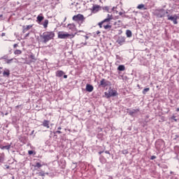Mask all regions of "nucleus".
Returning a JSON list of instances; mask_svg holds the SVG:
<instances>
[{"mask_svg": "<svg viewBox=\"0 0 179 179\" xmlns=\"http://www.w3.org/2000/svg\"><path fill=\"white\" fill-rule=\"evenodd\" d=\"M54 37H55L54 31H45L40 34L41 42L43 43V44H47L48 41L54 40Z\"/></svg>", "mask_w": 179, "mask_h": 179, "instance_id": "f257e3e1", "label": "nucleus"}, {"mask_svg": "<svg viewBox=\"0 0 179 179\" xmlns=\"http://www.w3.org/2000/svg\"><path fill=\"white\" fill-rule=\"evenodd\" d=\"M73 20H74V22H83V20H85V16L82 14L74 15L73 17Z\"/></svg>", "mask_w": 179, "mask_h": 179, "instance_id": "f03ea898", "label": "nucleus"}, {"mask_svg": "<svg viewBox=\"0 0 179 179\" xmlns=\"http://www.w3.org/2000/svg\"><path fill=\"white\" fill-rule=\"evenodd\" d=\"M155 15L157 17H163L166 15V11L164 9L155 10Z\"/></svg>", "mask_w": 179, "mask_h": 179, "instance_id": "7ed1b4c3", "label": "nucleus"}, {"mask_svg": "<svg viewBox=\"0 0 179 179\" xmlns=\"http://www.w3.org/2000/svg\"><path fill=\"white\" fill-rule=\"evenodd\" d=\"M101 87H107V86H110V81L102 78L100 81V85Z\"/></svg>", "mask_w": 179, "mask_h": 179, "instance_id": "20e7f679", "label": "nucleus"}, {"mask_svg": "<svg viewBox=\"0 0 179 179\" xmlns=\"http://www.w3.org/2000/svg\"><path fill=\"white\" fill-rule=\"evenodd\" d=\"M177 19H178V17L177 15L170 16L168 15V20H171V22H173L174 24H177L178 22H177Z\"/></svg>", "mask_w": 179, "mask_h": 179, "instance_id": "39448f33", "label": "nucleus"}, {"mask_svg": "<svg viewBox=\"0 0 179 179\" xmlns=\"http://www.w3.org/2000/svg\"><path fill=\"white\" fill-rule=\"evenodd\" d=\"M71 34H64V32H59L58 37L59 38H68L70 37Z\"/></svg>", "mask_w": 179, "mask_h": 179, "instance_id": "423d86ee", "label": "nucleus"}, {"mask_svg": "<svg viewBox=\"0 0 179 179\" xmlns=\"http://www.w3.org/2000/svg\"><path fill=\"white\" fill-rule=\"evenodd\" d=\"M108 94L110 95L111 97H115L118 94L117 93V91L111 89V87L109 88Z\"/></svg>", "mask_w": 179, "mask_h": 179, "instance_id": "0eeeda50", "label": "nucleus"}, {"mask_svg": "<svg viewBox=\"0 0 179 179\" xmlns=\"http://www.w3.org/2000/svg\"><path fill=\"white\" fill-rule=\"evenodd\" d=\"M117 43H118L120 45H122V44L125 43V37L119 36L118 39L117 40Z\"/></svg>", "mask_w": 179, "mask_h": 179, "instance_id": "6e6552de", "label": "nucleus"}, {"mask_svg": "<svg viewBox=\"0 0 179 179\" xmlns=\"http://www.w3.org/2000/svg\"><path fill=\"white\" fill-rule=\"evenodd\" d=\"M94 87L93 85H90V84H87L86 85V88L85 90H87V92H89L90 93L92 92V91L93 90Z\"/></svg>", "mask_w": 179, "mask_h": 179, "instance_id": "1a4fd4ad", "label": "nucleus"}, {"mask_svg": "<svg viewBox=\"0 0 179 179\" xmlns=\"http://www.w3.org/2000/svg\"><path fill=\"white\" fill-rule=\"evenodd\" d=\"M67 27L68 29H69V30H71L72 31H73L76 29V27L74 24H69L67 25Z\"/></svg>", "mask_w": 179, "mask_h": 179, "instance_id": "9d476101", "label": "nucleus"}, {"mask_svg": "<svg viewBox=\"0 0 179 179\" xmlns=\"http://www.w3.org/2000/svg\"><path fill=\"white\" fill-rule=\"evenodd\" d=\"M139 113V109H133L129 112V115H134V114H137Z\"/></svg>", "mask_w": 179, "mask_h": 179, "instance_id": "9b49d317", "label": "nucleus"}, {"mask_svg": "<svg viewBox=\"0 0 179 179\" xmlns=\"http://www.w3.org/2000/svg\"><path fill=\"white\" fill-rule=\"evenodd\" d=\"M43 127H45L46 128H50V121L48 120H44L43 122Z\"/></svg>", "mask_w": 179, "mask_h": 179, "instance_id": "f8f14e48", "label": "nucleus"}, {"mask_svg": "<svg viewBox=\"0 0 179 179\" xmlns=\"http://www.w3.org/2000/svg\"><path fill=\"white\" fill-rule=\"evenodd\" d=\"M100 6H93L92 12H99Z\"/></svg>", "mask_w": 179, "mask_h": 179, "instance_id": "ddd939ff", "label": "nucleus"}, {"mask_svg": "<svg viewBox=\"0 0 179 179\" xmlns=\"http://www.w3.org/2000/svg\"><path fill=\"white\" fill-rule=\"evenodd\" d=\"M37 20L39 23H41V22H43V20H44V16L38 15Z\"/></svg>", "mask_w": 179, "mask_h": 179, "instance_id": "4468645a", "label": "nucleus"}, {"mask_svg": "<svg viewBox=\"0 0 179 179\" xmlns=\"http://www.w3.org/2000/svg\"><path fill=\"white\" fill-rule=\"evenodd\" d=\"M3 76H9L10 75V71L9 70H6L3 72Z\"/></svg>", "mask_w": 179, "mask_h": 179, "instance_id": "2eb2a0df", "label": "nucleus"}, {"mask_svg": "<svg viewBox=\"0 0 179 179\" xmlns=\"http://www.w3.org/2000/svg\"><path fill=\"white\" fill-rule=\"evenodd\" d=\"M64 75V71H58L57 72V75L56 76H58V78H61V76H62Z\"/></svg>", "mask_w": 179, "mask_h": 179, "instance_id": "dca6fc26", "label": "nucleus"}, {"mask_svg": "<svg viewBox=\"0 0 179 179\" xmlns=\"http://www.w3.org/2000/svg\"><path fill=\"white\" fill-rule=\"evenodd\" d=\"M117 70L118 71H125V66L124 65H120L118 67H117Z\"/></svg>", "mask_w": 179, "mask_h": 179, "instance_id": "f3484780", "label": "nucleus"}, {"mask_svg": "<svg viewBox=\"0 0 179 179\" xmlns=\"http://www.w3.org/2000/svg\"><path fill=\"white\" fill-rule=\"evenodd\" d=\"M112 19H113V16H110L109 17L103 20L102 22H103V23L108 22H110V20H112Z\"/></svg>", "mask_w": 179, "mask_h": 179, "instance_id": "a211bd4d", "label": "nucleus"}, {"mask_svg": "<svg viewBox=\"0 0 179 179\" xmlns=\"http://www.w3.org/2000/svg\"><path fill=\"white\" fill-rule=\"evenodd\" d=\"M126 34L127 37H132V31L131 30H127Z\"/></svg>", "mask_w": 179, "mask_h": 179, "instance_id": "6ab92c4d", "label": "nucleus"}, {"mask_svg": "<svg viewBox=\"0 0 179 179\" xmlns=\"http://www.w3.org/2000/svg\"><path fill=\"white\" fill-rule=\"evenodd\" d=\"M48 27V20H45L43 22V27L44 29H47Z\"/></svg>", "mask_w": 179, "mask_h": 179, "instance_id": "aec40b11", "label": "nucleus"}, {"mask_svg": "<svg viewBox=\"0 0 179 179\" xmlns=\"http://www.w3.org/2000/svg\"><path fill=\"white\" fill-rule=\"evenodd\" d=\"M1 149H2V150H3L5 149H6V150H9V149H10V145L2 146V147H1Z\"/></svg>", "mask_w": 179, "mask_h": 179, "instance_id": "412c9836", "label": "nucleus"}, {"mask_svg": "<svg viewBox=\"0 0 179 179\" xmlns=\"http://www.w3.org/2000/svg\"><path fill=\"white\" fill-rule=\"evenodd\" d=\"M45 174H48V173H44V171H41L39 173H38V176H41V177H44L45 176Z\"/></svg>", "mask_w": 179, "mask_h": 179, "instance_id": "4be33fe9", "label": "nucleus"}, {"mask_svg": "<svg viewBox=\"0 0 179 179\" xmlns=\"http://www.w3.org/2000/svg\"><path fill=\"white\" fill-rule=\"evenodd\" d=\"M14 54H15V55H20V54H22V50H16L14 52Z\"/></svg>", "mask_w": 179, "mask_h": 179, "instance_id": "5701e85b", "label": "nucleus"}, {"mask_svg": "<svg viewBox=\"0 0 179 179\" xmlns=\"http://www.w3.org/2000/svg\"><path fill=\"white\" fill-rule=\"evenodd\" d=\"M34 167H37L38 169H40V168L43 167V165H41V163L37 162V163L36 164V165H34Z\"/></svg>", "mask_w": 179, "mask_h": 179, "instance_id": "b1692460", "label": "nucleus"}, {"mask_svg": "<svg viewBox=\"0 0 179 179\" xmlns=\"http://www.w3.org/2000/svg\"><path fill=\"white\" fill-rule=\"evenodd\" d=\"M149 90H150V88L148 87V88H145L143 90V94H146V93H148V92H149Z\"/></svg>", "mask_w": 179, "mask_h": 179, "instance_id": "393cba45", "label": "nucleus"}, {"mask_svg": "<svg viewBox=\"0 0 179 179\" xmlns=\"http://www.w3.org/2000/svg\"><path fill=\"white\" fill-rule=\"evenodd\" d=\"M103 28H104L106 30H108V29H111V25H110V24L103 25Z\"/></svg>", "mask_w": 179, "mask_h": 179, "instance_id": "a878e982", "label": "nucleus"}, {"mask_svg": "<svg viewBox=\"0 0 179 179\" xmlns=\"http://www.w3.org/2000/svg\"><path fill=\"white\" fill-rule=\"evenodd\" d=\"M143 8H145V4H140L137 6L138 9H143Z\"/></svg>", "mask_w": 179, "mask_h": 179, "instance_id": "bb28decb", "label": "nucleus"}, {"mask_svg": "<svg viewBox=\"0 0 179 179\" xmlns=\"http://www.w3.org/2000/svg\"><path fill=\"white\" fill-rule=\"evenodd\" d=\"M105 96L107 99H110V97H111V95L108 92H105Z\"/></svg>", "mask_w": 179, "mask_h": 179, "instance_id": "cd10ccee", "label": "nucleus"}, {"mask_svg": "<svg viewBox=\"0 0 179 179\" xmlns=\"http://www.w3.org/2000/svg\"><path fill=\"white\" fill-rule=\"evenodd\" d=\"M119 15H120V16H122V17H127V15H124V13H122V12H120Z\"/></svg>", "mask_w": 179, "mask_h": 179, "instance_id": "c85d7f7f", "label": "nucleus"}, {"mask_svg": "<svg viewBox=\"0 0 179 179\" xmlns=\"http://www.w3.org/2000/svg\"><path fill=\"white\" fill-rule=\"evenodd\" d=\"M32 27H33V25H27L25 29L27 31V30H30V29H31Z\"/></svg>", "mask_w": 179, "mask_h": 179, "instance_id": "c756f323", "label": "nucleus"}, {"mask_svg": "<svg viewBox=\"0 0 179 179\" xmlns=\"http://www.w3.org/2000/svg\"><path fill=\"white\" fill-rule=\"evenodd\" d=\"M122 153L123 155H128V150H123L122 151Z\"/></svg>", "mask_w": 179, "mask_h": 179, "instance_id": "7c9ffc66", "label": "nucleus"}, {"mask_svg": "<svg viewBox=\"0 0 179 179\" xmlns=\"http://www.w3.org/2000/svg\"><path fill=\"white\" fill-rule=\"evenodd\" d=\"M12 61H13V59H8L6 63L7 64H10V62H12Z\"/></svg>", "mask_w": 179, "mask_h": 179, "instance_id": "2f4dec72", "label": "nucleus"}, {"mask_svg": "<svg viewBox=\"0 0 179 179\" xmlns=\"http://www.w3.org/2000/svg\"><path fill=\"white\" fill-rule=\"evenodd\" d=\"M103 23H104L103 21L99 23V26L100 28L102 27Z\"/></svg>", "mask_w": 179, "mask_h": 179, "instance_id": "473e14b6", "label": "nucleus"}, {"mask_svg": "<svg viewBox=\"0 0 179 179\" xmlns=\"http://www.w3.org/2000/svg\"><path fill=\"white\" fill-rule=\"evenodd\" d=\"M33 153H34V152H33V150H29V151H28V154L29 155H33Z\"/></svg>", "mask_w": 179, "mask_h": 179, "instance_id": "72a5a7b5", "label": "nucleus"}, {"mask_svg": "<svg viewBox=\"0 0 179 179\" xmlns=\"http://www.w3.org/2000/svg\"><path fill=\"white\" fill-rule=\"evenodd\" d=\"M104 9H105V10H106L107 12H108V10H109V8H108V6H106V7H104Z\"/></svg>", "mask_w": 179, "mask_h": 179, "instance_id": "f704fd0d", "label": "nucleus"}, {"mask_svg": "<svg viewBox=\"0 0 179 179\" xmlns=\"http://www.w3.org/2000/svg\"><path fill=\"white\" fill-rule=\"evenodd\" d=\"M30 58H31V59H36V57H35L34 55H31L30 56Z\"/></svg>", "mask_w": 179, "mask_h": 179, "instance_id": "c9c22d12", "label": "nucleus"}, {"mask_svg": "<svg viewBox=\"0 0 179 179\" xmlns=\"http://www.w3.org/2000/svg\"><path fill=\"white\" fill-rule=\"evenodd\" d=\"M150 159L151 160H155V159H156V156L152 155Z\"/></svg>", "mask_w": 179, "mask_h": 179, "instance_id": "e433bc0d", "label": "nucleus"}, {"mask_svg": "<svg viewBox=\"0 0 179 179\" xmlns=\"http://www.w3.org/2000/svg\"><path fill=\"white\" fill-rule=\"evenodd\" d=\"M55 134H62V131L58 130V131H57L55 132Z\"/></svg>", "mask_w": 179, "mask_h": 179, "instance_id": "4c0bfd02", "label": "nucleus"}, {"mask_svg": "<svg viewBox=\"0 0 179 179\" xmlns=\"http://www.w3.org/2000/svg\"><path fill=\"white\" fill-rule=\"evenodd\" d=\"M26 31H27V30L26 29H24L22 33H26Z\"/></svg>", "mask_w": 179, "mask_h": 179, "instance_id": "58836bf2", "label": "nucleus"}, {"mask_svg": "<svg viewBox=\"0 0 179 179\" xmlns=\"http://www.w3.org/2000/svg\"><path fill=\"white\" fill-rule=\"evenodd\" d=\"M105 153H106L107 155H110V151H105Z\"/></svg>", "mask_w": 179, "mask_h": 179, "instance_id": "ea45409f", "label": "nucleus"}, {"mask_svg": "<svg viewBox=\"0 0 179 179\" xmlns=\"http://www.w3.org/2000/svg\"><path fill=\"white\" fill-rule=\"evenodd\" d=\"M16 47H17V44H14L13 48H16Z\"/></svg>", "mask_w": 179, "mask_h": 179, "instance_id": "a19ab883", "label": "nucleus"}, {"mask_svg": "<svg viewBox=\"0 0 179 179\" xmlns=\"http://www.w3.org/2000/svg\"><path fill=\"white\" fill-rule=\"evenodd\" d=\"M66 78H68V76L64 75V79H66Z\"/></svg>", "mask_w": 179, "mask_h": 179, "instance_id": "79ce46f5", "label": "nucleus"}, {"mask_svg": "<svg viewBox=\"0 0 179 179\" xmlns=\"http://www.w3.org/2000/svg\"><path fill=\"white\" fill-rule=\"evenodd\" d=\"M100 33H101L100 31H96V34H100Z\"/></svg>", "mask_w": 179, "mask_h": 179, "instance_id": "37998d69", "label": "nucleus"}, {"mask_svg": "<svg viewBox=\"0 0 179 179\" xmlns=\"http://www.w3.org/2000/svg\"><path fill=\"white\" fill-rule=\"evenodd\" d=\"M29 34H30L29 33L26 34V37H29Z\"/></svg>", "mask_w": 179, "mask_h": 179, "instance_id": "c03bdc74", "label": "nucleus"}, {"mask_svg": "<svg viewBox=\"0 0 179 179\" xmlns=\"http://www.w3.org/2000/svg\"><path fill=\"white\" fill-rule=\"evenodd\" d=\"M19 107H20V105L15 106V108H19Z\"/></svg>", "mask_w": 179, "mask_h": 179, "instance_id": "a18cd8bd", "label": "nucleus"}, {"mask_svg": "<svg viewBox=\"0 0 179 179\" xmlns=\"http://www.w3.org/2000/svg\"><path fill=\"white\" fill-rule=\"evenodd\" d=\"M101 153H103V151H100V152H99V155H101Z\"/></svg>", "mask_w": 179, "mask_h": 179, "instance_id": "49530a36", "label": "nucleus"}, {"mask_svg": "<svg viewBox=\"0 0 179 179\" xmlns=\"http://www.w3.org/2000/svg\"><path fill=\"white\" fill-rule=\"evenodd\" d=\"M57 129L61 130L62 129L61 127H58Z\"/></svg>", "mask_w": 179, "mask_h": 179, "instance_id": "de8ad7c7", "label": "nucleus"}, {"mask_svg": "<svg viewBox=\"0 0 179 179\" xmlns=\"http://www.w3.org/2000/svg\"><path fill=\"white\" fill-rule=\"evenodd\" d=\"M87 45V43L85 42V43H84V45Z\"/></svg>", "mask_w": 179, "mask_h": 179, "instance_id": "09e8293b", "label": "nucleus"}, {"mask_svg": "<svg viewBox=\"0 0 179 179\" xmlns=\"http://www.w3.org/2000/svg\"><path fill=\"white\" fill-rule=\"evenodd\" d=\"M110 16H113V15H110V14H108V17H110Z\"/></svg>", "mask_w": 179, "mask_h": 179, "instance_id": "8fccbe9b", "label": "nucleus"}, {"mask_svg": "<svg viewBox=\"0 0 179 179\" xmlns=\"http://www.w3.org/2000/svg\"><path fill=\"white\" fill-rule=\"evenodd\" d=\"M86 40H87V38H89V36H85Z\"/></svg>", "mask_w": 179, "mask_h": 179, "instance_id": "3c124183", "label": "nucleus"}, {"mask_svg": "<svg viewBox=\"0 0 179 179\" xmlns=\"http://www.w3.org/2000/svg\"><path fill=\"white\" fill-rule=\"evenodd\" d=\"M2 59H6V58H5V57H2Z\"/></svg>", "mask_w": 179, "mask_h": 179, "instance_id": "603ef678", "label": "nucleus"}, {"mask_svg": "<svg viewBox=\"0 0 179 179\" xmlns=\"http://www.w3.org/2000/svg\"><path fill=\"white\" fill-rule=\"evenodd\" d=\"M176 111H179V108H178L176 109Z\"/></svg>", "mask_w": 179, "mask_h": 179, "instance_id": "864d4df0", "label": "nucleus"}, {"mask_svg": "<svg viewBox=\"0 0 179 179\" xmlns=\"http://www.w3.org/2000/svg\"><path fill=\"white\" fill-rule=\"evenodd\" d=\"M8 113H5V115H8Z\"/></svg>", "mask_w": 179, "mask_h": 179, "instance_id": "5fc2aeb1", "label": "nucleus"}, {"mask_svg": "<svg viewBox=\"0 0 179 179\" xmlns=\"http://www.w3.org/2000/svg\"><path fill=\"white\" fill-rule=\"evenodd\" d=\"M2 16H3L2 15H0V17H2Z\"/></svg>", "mask_w": 179, "mask_h": 179, "instance_id": "6e6d98bb", "label": "nucleus"}, {"mask_svg": "<svg viewBox=\"0 0 179 179\" xmlns=\"http://www.w3.org/2000/svg\"><path fill=\"white\" fill-rule=\"evenodd\" d=\"M166 13H169V12L166 11Z\"/></svg>", "mask_w": 179, "mask_h": 179, "instance_id": "4d7b16f0", "label": "nucleus"}, {"mask_svg": "<svg viewBox=\"0 0 179 179\" xmlns=\"http://www.w3.org/2000/svg\"><path fill=\"white\" fill-rule=\"evenodd\" d=\"M100 2H101V0H100Z\"/></svg>", "mask_w": 179, "mask_h": 179, "instance_id": "13d9d810", "label": "nucleus"}, {"mask_svg": "<svg viewBox=\"0 0 179 179\" xmlns=\"http://www.w3.org/2000/svg\"><path fill=\"white\" fill-rule=\"evenodd\" d=\"M156 145H157V142Z\"/></svg>", "mask_w": 179, "mask_h": 179, "instance_id": "bf43d9fd", "label": "nucleus"}, {"mask_svg": "<svg viewBox=\"0 0 179 179\" xmlns=\"http://www.w3.org/2000/svg\"><path fill=\"white\" fill-rule=\"evenodd\" d=\"M0 73H1V71H0Z\"/></svg>", "mask_w": 179, "mask_h": 179, "instance_id": "052dcab7", "label": "nucleus"}]
</instances>
